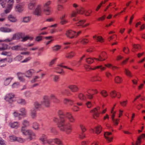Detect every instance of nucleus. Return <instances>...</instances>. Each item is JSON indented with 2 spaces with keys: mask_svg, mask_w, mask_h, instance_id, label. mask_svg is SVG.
Masks as SVG:
<instances>
[{
  "mask_svg": "<svg viewBox=\"0 0 145 145\" xmlns=\"http://www.w3.org/2000/svg\"><path fill=\"white\" fill-rule=\"evenodd\" d=\"M61 48V46L59 45H56L54 46L52 48V50L55 51H57L59 50Z\"/></svg>",
  "mask_w": 145,
  "mask_h": 145,
  "instance_id": "de8ad7c7",
  "label": "nucleus"
},
{
  "mask_svg": "<svg viewBox=\"0 0 145 145\" xmlns=\"http://www.w3.org/2000/svg\"><path fill=\"white\" fill-rule=\"evenodd\" d=\"M74 55V53L73 52H71L70 53H67L66 55V57L67 58H71Z\"/></svg>",
  "mask_w": 145,
  "mask_h": 145,
  "instance_id": "603ef678",
  "label": "nucleus"
},
{
  "mask_svg": "<svg viewBox=\"0 0 145 145\" xmlns=\"http://www.w3.org/2000/svg\"><path fill=\"white\" fill-rule=\"evenodd\" d=\"M31 18L29 16L25 17L23 18L22 22L25 23L29 22Z\"/></svg>",
  "mask_w": 145,
  "mask_h": 145,
  "instance_id": "37998d69",
  "label": "nucleus"
},
{
  "mask_svg": "<svg viewBox=\"0 0 145 145\" xmlns=\"http://www.w3.org/2000/svg\"><path fill=\"white\" fill-rule=\"evenodd\" d=\"M22 34L21 33H18L13 35L12 37L13 40L18 39L22 38Z\"/></svg>",
  "mask_w": 145,
  "mask_h": 145,
  "instance_id": "2f4dec72",
  "label": "nucleus"
},
{
  "mask_svg": "<svg viewBox=\"0 0 145 145\" xmlns=\"http://www.w3.org/2000/svg\"><path fill=\"white\" fill-rule=\"evenodd\" d=\"M37 111L35 108H32L30 110V115L32 118L34 119L37 117Z\"/></svg>",
  "mask_w": 145,
  "mask_h": 145,
  "instance_id": "a211bd4d",
  "label": "nucleus"
},
{
  "mask_svg": "<svg viewBox=\"0 0 145 145\" xmlns=\"http://www.w3.org/2000/svg\"><path fill=\"white\" fill-rule=\"evenodd\" d=\"M22 124L23 126L21 128V130L22 129V128H23V130H25V127H27L29 126L30 124L29 121L28 120H24L22 122Z\"/></svg>",
  "mask_w": 145,
  "mask_h": 145,
  "instance_id": "412c9836",
  "label": "nucleus"
},
{
  "mask_svg": "<svg viewBox=\"0 0 145 145\" xmlns=\"http://www.w3.org/2000/svg\"><path fill=\"white\" fill-rule=\"evenodd\" d=\"M39 123L36 122H34L33 123L32 127L36 130H37L39 129Z\"/></svg>",
  "mask_w": 145,
  "mask_h": 145,
  "instance_id": "72a5a7b5",
  "label": "nucleus"
},
{
  "mask_svg": "<svg viewBox=\"0 0 145 145\" xmlns=\"http://www.w3.org/2000/svg\"><path fill=\"white\" fill-rule=\"evenodd\" d=\"M85 10L84 8L80 6L79 7L78 9H77V10L76 11H73L71 15V17H75L77 15V13H78L80 14H83L85 12Z\"/></svg>",
  "mask_w": 145,
  "mask_h": 145,
  "instance_id": "9b49d317",
  "label": "nucleus"
},
{
  "mask_svg": "<svg viewBox=\"0 0 145 145\" xmlns=\"http://www.w3.org/2000/svg\"><path fill=\"white\" fill-rule=\"evenodd\" d=\"M74 101L71 99H68L66 98L65 99L63 102L66 104H69L70 105H72L74 104Z\"/></svg>",
  "mask_w": 145,
  "mask_h": 145,
  "instance_id": "bb28decb",
  "label": "nucleus"
},
{
  "mask_svg": "<svg viewBox=\"0 0 145 145\" xmlns=\"http://www.w3.org/2000/svg\"><path fill=\"white\" fill-rule=\"evenodd\" d=\"M42 104L46 107L50 106V101L49 99V97L47 95H45L43 97V101L41 102Z\"/></svg>",
  "mask_w": 145,
  "mask_h": 145,
  "instance_id": "9d476101",
  "label": "nucleus"
},
{
  "mask_svg": "<svg viewBox=\"0 0 145 145\" xmlns=\"http://www.w3.org/2000/svg\"><path fill=\"white\" fill-rule=\"evenodd\" d=\"M20 113L17 111H14L13 114L15 117H18L19 120L22 119V118L26 117L27 116V111L26 109L24 107L20 108L19 110Z\"/></svg>",
  "mask_w": 145,
  "mask_h": 145,
  "instance_id": "f03ea898",
  "label": "nucleus"
},
{
  "mask_svg": "<svg viewBox=\"0 0 145 145\" xmlns=\"http://www.w3.org/2000/svg\"><path fill=\"white\" fill-rule=\"evenodd\" d=\"M68 88L72 92H76L78 90V88L77 86L75 85H70L68 86Z\"/></svg>",
  "mask_w": 145,
  "mask_h": 145,
  "instance_id": "b1692460",
  "label": "nucleus"
},
{
  "mask_svg": "<svg viewBox=\"0 0 145 145\" xmlns=\"http://www.w3.org/2000/svg\"><path fill=\"white\" fill-rule=\"evenodd\" d=\"M125 74L128 76L129 77H131L132 75L131 72L127 69H125Z\"/></svg>",
  "mask_w": 145,
  "mask_h": 145,
  "instance_id": "052dcab7",
  "label": "nucleus"
},
{
  "mask_svg": "<svg viewBox=\"0 0 145 145\" xmlns=\"http://www.w3.org/2000/svg\"><path fill=\"white\" fill-rule=\"evenodd\" d=\"M116 106V104L114 105V107L112 108V109L111 113V118L112 119V120L114 124L115 125H117L118 124V121L119 120V119H116L115 120L114 118V116H115V114L116 113V112L115 111H114V107Z\"/></svg>",
  "mask_w": 145,
  "mask_h": 145,
  "instance_id": "4468645a",
  "label": "nucleus"
},
{
  "mask_svg": "<svg viewBox=\"0 0 145 145\" xmlns=\"http://www.w3.org/2000/svg\"><path fill=\"white\" fill-rule=\"evenodd\" d=\"M100 69L101 71H103L105 69V67H103L102 65H99L94 67L93 68L90 67L89 68V69L94 70L97 69Z\"/></svg>",
  "mask_w": 145,
  "mask_h": 145,
  "instance_id": "7c9ffc66",
  "label": "nucleus"
},
{
  "mask_svg": "<svg viewBox=\"0 0 145 145\" xmlns=\"http://www.w3.org/2000/svg\"><path fill=\"white\" fill-rule=\"evenodd\" d=\"M115 81L116 83H120L122 81V79L119 76H116L115 79Z\"/></svg>",
  "mask_w": 145,
  "mask_h": 145,
  "instance_id": "79ce46f5",
  "label": "nucleus"
},
{
  "mask_svg": "<svg viewBox=\"0 0 145 145\" xmlns=\"http://www.w3.org/2000/svg\"><path fill=\"white\" fill-rule=\"evenodd\" d=\"M6 2V0H0V4L1 5L3 8L5 7Z\"/></svg>",
  "mask_w": 145,
  "mask_h": 145,
  "instance_id": "864d4df0",
  "label": "nucleus"
},
{
  "mask_svg": "<svg viewBox=\"0 0 145 145\" xmlns=\"http://www.w3.org/2000/svg\"><path fill=\"white\" fill-rule=\"evenodd\" d=\"M14 3V0H9L7 2L8 6L11 7L12 8V6Z\"/></svg>",
  "mask_w": 145,
  "mask_h": 145,
  "instance_id": "09e8293b",
  "label": "nucleus"
},
{
  "mask_svg": "<svg viewBox=\"0 0 145 145\" xmlns=\"http://www.w3.org/2000/svg\"><path fill=\"white\" fill-rule=\"evenodd\" d=\"M0 145H6L5 141L0 137Z\"/></svg>",
  "mask_w": 145,
  "mask_h": 145,
  "instance_id": "774afa93",
  "label": "nucleus"
},
{
  "mask_svg": "<svg viewBox=\"0 0 145 145\" xmlns=\"http://www.w3.org/2000/svg\"><path fill=\"white\" fill-rule=\"evenodd\" d=\"M105 53L104 52L101 55H99L98 58H93L91 57L86 58V61L88 64H91L94 62V59L97 61H103L105 59Z\"/></svg>",
  "mask_w": 145,
  "mask_h": 145,
  "instance_id": "7ed1b4c3",
  "label": "nucleus"
},
{
  "mask_svg": "<svg viewBox=\"0 0 145 145\" xmlns=\"http://www.w3.org/2000/svg\"><path fill=\"white\" fill-rule=\"evenodd\" d=\"M24 4L22 3L18 4L15 7L16 11L19 12H22L24 10Z\"/></svg>",
  "mask_w": 145,
  "mask_h": 145,
  "instance_id": "f3484780",
  "label": "nucleus"
},
{
  "mask_svg": "<svg viewBox=\"0 0 145 145\" xmlns=\"http://www.w3.org/2000/svg\"><path fill=\"white\" fill-rule=\"evenodd\" d=\"M0 31L4 32H10L12 31L13 30L10 28L2 27L0 28Z\"/></svg>",
  "mask_w": 145,
  "mask_h": 145,
  "instance_id": "c756f323",
  "label": "nucleus"
},
{
  "mask_svg": "<svg viewBox=\"0 0 145 145\" xmlns=\"http://www.w3.org/2000/svg\"><path fill=\"white\" fill-rule=\"evenodd\" d=\"M22 128L21 132L22 134L28 136V139L31 140L34 139L36 136L35 134L31 130H24Z\"/></svg>",
  "mask_w": 145,
  "mask_h": 145,
  "instance_id": "20e7f679",
  "label": "nucleus"
},
{
  "mask_svg": "<svg viewBox=\"0 0 145 145\" xmlns=\"http://www.w3.org/2000/svg\"><path fill=\"white\" fill-rule=\"evenodd\" d=\"M1 54L3 55L8 56H10L12 54L10 52H3L1 53Z\"/></svg>",
  "mask_w": 145,
  "mask_h": 145,
  "instance_id": "bf43d9fd",
  "label": "nucleus"
},
{
  "mask_svg": "<svg viewBox=\"0 0 145 145\" xmlns=\"http://www.w3.org/2000/svg\"><path fill=\"white\" fill-rule=\"evenodd\" d=\"M17 103L23 105H25L27 104V102L25 99H19L17 100Z\"/></svg>",
  "mask_w": 145,
  "mask_h": 145,
  "instance_id": "473e14b6",
  "label": "nucleus"
},
{
  "mask_svg": "<svg viewBox=\"0 0 145 145\" xmlns=\"http://www.w3.org/2000/svg\"><path fill=\"white\" fill-rule=\"evenodd\" d=\"M8 18L9 20L11 22H15L17 21L16 18L11 15H9Z\"/></svg>",
  "mask_w": 145,
  "mask_h": 145,
  "instance_id": "c9c22d12",
  "label": "nucleus"
},
{
  "mask_svg": "<svg viewBox=\"0 0 145 145\" xmlns=\"http://www.w3.org/2000/svg\"><path fill=\"white\" fill-rule=\"evenodd\" d=\"M100 108L98 107L91 111V112L93 114V118L95 119H96L99 117L100 113L103 114L105 113L106 112V110L105 109L101 112L100 110Z\"/></svg>",
  "mask_w": 145,
  "mask_h": 145,
  "instance_id": "423d86ee",
  "label": "nucleus"
},
{
  "mask_svg": "<svg viewBox=\"0 0 145 145\" xmlns=\"http://www.w3.org/2000/svg\"><path fill=\"white\" fill-rule=\"evenodd\" d=\"M66 36L71 39H72L76 35V32L71 30L67 31L65 33Z\"/></svg>",
  "mask_w": 145,
  "mask_h": 145,
  "instance_id": "ddd939ff",
  "label": "nucleus"
},
{
  "mask_svg": "<svg viewBox=\"0 0 145 145\" xmlns=\"http://www.w3.org/2000/svg\"><path fill=\"white\" fill-rule=\"evenodd\" d=\"M145 137V134H143L141 136L138 137L137 138V140L136 142L135 145H140L141 142V139L142 138Z\"/></svg>",
  "mask_w": 145,
  "mask_h": 145,
  "instance_id": "cd10ccee",
  "label": "nucleus"
},
{
  "mask_svg": "<svg viewBox=\"0 0 145 145\" xmlns=\"http://www.w3.org/2000/svg\"><path fill=\"white\" fill-rule=\"evenodd\" d=\"M51 144H52L53 143H54L58 145H61L62 144V141L60 139L58 138L51 139Z\"/></svg>",
  "mask_w": 145,
  "mask_h": 145,
  "instance_id": "4be33fe9",
  "label": "nucleus"
},
{
  "mask_svg": "<svg viewBox=\"0 0 145 145\" xmlns=\"http://www.w3.org/2000/svg\"><path fill=\"white\" fill-rule=\"evenodd\" d=\"M42 104L41 102V103H40L38 102H36L34 103V107L33 108H35L36 110H37L38 108L41 107Z\"/></svg>",
  "mask_w": 145,
  "mask_h": 145,
  "instance_id": "e433bc0d",
  "label": "nucleus"
},
{
  "mask_svg": "<svg viewBox=\"0 0 145 145\" xmlns=\"http://www.w3.org/2000/svg\"><path fill=\"white\" fill-rule=\"evenodd\" d=\"M95 133L97 134H99L101 131V127L100 125H98L95 128Z\"/></svg>",
  "mask_w": 145,
  "mask_h": 145,
  "instance_id": "f704fd0d",
  "label": "nucleus"
},
{
  "mask_svg": "<svg viewBox=\"0 0 145 145\" xmlns=\"http://www.w3.org/2000/svg\"><path fill=\"white\" fill-rule=\"evenodd\" d=\"M120 103L122 106L123 107L125 106L127 103V101L126 100L122 102H120Z\"/></svg>",
  "mask_w": 145,
  "mask_h": 145,
  "instance_id": "338daca9",
  "label": "nucleus"
},
{
  "mask_svg": "<svg viewBox=\"0 0 145 145\" xmlns=\"http://www.w3.org/2000/svg\"><path fill=\"white\" fill-rule=\"evenodd\" d=\"M20 85V83L17 82L14 83L12 85V88H18Z\"/></svg>",
  "mask_w": 145,
  "mask_h": 145,
  "instance_id": "3c124183",
  "label": "nucleus"
},
{
  "mask_svg": "<svg viewBox=\"0 0 145 145\" xmlns=\"http://www.w3.org/2000/svg\"><path fill=\"white\" fill-rule=\"evenodd\" d=\"M65 15L63 14L60 18V23L62 25L65 24L68 22V21L65 19Z\"/></svg>",
  "mask_w": 145,
  "mask_h": 145,
  "instance_id": "c85d7f7f",
  "label": "nucleus"
},
{
  "mask_svg": "<svg viewBox=\"0 0 145 145\" xmlns=\"http://www.w3.org/2000/svg\"><path fill=\"white\" fill-rule=\"evenodd\" d=\"M80 127L82 131V133L79 135V138L81 139H83L85 137V135L84 132L86 130L85 126L82 124L80 125Z\"/></svg>",
  "mask_w": 145,
  "mask_h": 145,
  "instance_id": "dca6fc26",
  "label": "nucleus"
},
{
  "mask_svg": "<svg viewBox=\"0 0 145 145\" xmlns=\"http://www.w3.org/2000/svg\"><path fill=\"white\" fill-rule=\"evenodd\" d=\"M22 40L21 41L23 42L25 41L28 39H29L31 40H33V37H29V36H26L24 37H22Z\"/></svg>",
  "mask_w": 145,
  "mask_h": 145,
  "instance_id": "a19ab883",
  "label": "nucleus"
},
{
  "mask_svg": "<svg viewBox=\"0 0 145 145\" xmlns=\"http://www.w3.org/2000/svg\"><path fill=\"white\" fill-rule=\"evenodd\" d=\"M57 59V58H55L54 59H52L50 62L49 65V66L51 67L56 62Z\"/></svg>",
  "mask_w": 145,
  "mask_h": 145,
  "instance_id": "680f3d73",
  "label": "nucleus"
},
{
  "mask_svg": "<svg viewBox=\"0 0 145 145\" xmlns=\"http://www.w3.org/2000/svg\"><path fill=\"white\" fill-rule=\"evenodd\" d=\"M36 3V1L35 0H33L31 1L29 4L28 6V8L30 10L33 9Z\"/></svg>",
  "mask_w": 145,
  "mask_h": 145,
  "instance_id": "a878e982",
  "label": "nucleus"
},
{
  "mask_svg": "<svg viewBox=\"0 0 145 145\" xmlns=\"http://www.w3.org/2000/svg\"><path fill=\"white\" fill-rule=\"evenodd\" d=\"M51 3L50 1H48L44 5V11L46 15H49L50 14V8L49 5Z\"/></svg>",
  "mask_w": 145,
  "mask_h": 145,
  "instance_id": "6e6552de",
  "label": "nucleus"
},
{
  "mask_svg": "<svg viewBox=\"0 0 145 145\" xmlns=\"http://www.w3.org/2000/svg\"><path fill=\"white\" fill-rule=\"evenodd\" d=\"M77 20L78 21V22L76 23V25L77 26H81L82 27H85L88 25L89 24H86L83 25L84 24L85 22V20H78L77 19Z\"/></svg>",
  "mask_w": 145,
  "mask_h": 145,
  "instance_id": "aec40b11",
  "label": "nucleus"
},
{
  "mask_svg": "<svg viewBox=\"0 0 145 145\" xmlns=\"http://www.w3.org/2000/svg\"><path fill=\"white\" fill-rule=\"evenodd\" d=\"M15 95L12 93H10L7 94L5 97V100L8 103H11L14 101V99Z\"/></svg>",
  "mask_w": 145,
  "mask_h": 145,
  "instance_id": "1a4fd4ad",
  "label": "nucleus"
},
{
  "mask_svg": "<svg viewBox=\"0 0 145 145\" xmlns=\"http://www.w3.org/2000/svg\"><path fill=\"white\" fill-rule=\"evenodd\" d=\"M17 137L15 136L12 135L9 137V138L11 141H16Z\"/></svg>",
  "mask_w": 145,
  "mask_h": 145,
  "instance_id": "69168bd1",
  "label": "nucleus"
},
{
  "mask_svg": "<svg viewBox=\"0 0 145 145\" xmlns=\"http://www.w3.org/2000/svg\"><path fill=\"white\" fill-rule=\"evenodd\" d=\"M13 79V78L11 77H9L6 78L4 81V84L6 86L8 85Z\"/></svg>",
  "mask_w": 145,
  "mask_h": 145,
  "instance_id": "393cba45",
  "label": "nucleus"
},
{
  "mask_svg": "<svg viewBox=\"0 0 145 145\" xmlns=\"http://www.w3.org/2000/svg\"><path fill=\"white\" fill-rule=\"evenodd\" d=\"M86 105L88 108H90L92 106V104L90 101H87L86 103Z\"/></svg>",
  "mask_w": 145,
  "mask_h": 145,
  "instance_id": "13d9d810",
  "label": "nucleus"
},
{
  "mask_svg": "<svg viewBox=\"0 0 145 145\" xmlns=\"http://www.w3.org/2000/svg\"><path fill=\"white\" fill-rule=\"evenodd\" d=\"M39 140L42 142V144L45 145L46 144H51V139H48L46 136L43 134L40 137Z\"/></svg>",
  "mask_w": 145,
  "mask_h": 145,
  "instance_id": "0eeeda50",
  "label": "nucleus"
},
{
  "mask_svg": "<svg viewBox=\"0 0 145 145\" xmlns=\"http://www.w3.org/2000/svg\"><path fill=\"white\" fill-rule=\"evenodd\" d=\"M16 141L20 142L22 143L25 142V140L21 138L17 137Z\"/></svg>",
  "mask_w": 145,
  "mask_h": 145,
  "instance_id": "6e6d98bb",
  "label": "nucleus"
},
{
  "mask_svg": "<svg viewBox=\"0 0 145 145\" xmlns=\"http://www.w3.org/2000/svg\"><path fill=\"white\" fill-rule=\"evenodd\" d=\"M88 89L87 90V94L86 95H84L82 93H80L79 94L78 97L82 101H87V99H91L93 97V94H91L88 91Z\"/></svg>",
  "mask_w": 145,
  "mask_h": 145,
  "instance_id": "39448f33",
  "label": "nucleus"
},
{
  "mask_svg": "<svg viewBox=\"0 0 145 145\" xmlns=\"http://www.w3.org/2000/svg\"><path fill=\"white\" fill-rule=\"evenodd\" d=\"M34 72V71L33 69H30L27 71L25 73V76L29 78H31Z\"/></svg>",
  "mask_w": 145,
  "mask_h": 145,
  "instance_id": "5701e85b",
  "label": "nucleus"
},
{
  "mask_svg": "<svg viewBox=\"0 0 145 145\" xmlns=\"http://www.w3.org/2000/svg\"><path fill=\"white\" fill-rule=\"evenodd\" d=\"M59 118V122L57 124V127L61 131L65 132L67 134H69L71 132L72 125L69 123L65 124L66 118H67L71 123L74 122L75 119L70 112H66L65 114L63 111L59 110L57 112Z\"/></svg>",
  "mask_w": 145,
  "mask_h": 145,
  "instance_id": "f257e3e1",
  "label": "nucleus"
},
{
  "mask_svg": "<svg viewBox=\"0 0 145 145\" xmlns=\"http://www.w3.org/2000/svg\"><path fill=\"white\" fill-rule=\"evenodd\" d=\"M42 7L40 5H38L34 12V14L38 16H40L42 13Z\"/></svg>",
  "mask_w": 145,
  "mask_h": 145,
  "instance_id": "2eb2a0df",
  "label": "nucleus"
},
{
  "mask_svg": "<svg viewBox=\"0 0 145 145\" xmlns=\"http://www.w3.org/2000/svg\"><path fill=\"white\" fill-rule=\"evenodd\" d=\"M24 94L27 98H29L31 96L32 93L29 91H26L24 92Z\"/></svg>",
  "mask_w": 145,
  "mask_h": 145,
  "instance_id": "ea45409f",
  "label": "nucleus"
},
{
  "mask_svg": "<svg viewBox=\"0 0 145 145\" xmlns=\"http://www.w3.org/2000/svg\"><path fill=\"white\" fill-rule=\"evenodd\" d=\"M133 46V48L132 50V51L134 52L136 51V49H138L140 47V46L139 45L134 44Z\"/></svg>",
  "mask_w": 145,
  "mask_h": 145,
  "instance_id": "8fccbe9b",
  "label": "nucleus"
},
{
  "mask_svg": "<svg viewBox=\"0 0 145 145\" xmlns=\"http://www.w3.org/2000/svg\"><path fill=\"white\" fill-rule=\"evenodd\" d=\"M13 40L12 37L10 38H8L5 40H0V42H9L12 41Z\"/></svg>",
  "mask_w": 145,
  "mask_h": 145,
  "instance_id": "4d7b16f0",
  "label": "nucleus"
},
{
  "mask_svg": "<svg viewBox=\"0 0 145 145\" xmlns=\"http://www.w3.org/2000/svg\"><path fill=\"white\" fill-rule=\"evenodd\" d=\"M11 49L13 50H21L22 49L21 46L18 45L13 46L12 47Z\"/></svg>",
  "mask_w": 145,
  "mask_h": 145,
  "instance_id": "a18cd8bd",
  "label": "nucleus"
},
{
  "mask_svg": "<svg viewBox=\"0 0 145 145\" xmlns=\"http://www.w3.org/2000/svg\"><path fill=\"white\" fill-rule=\"evenodd\" d=\"M8 125L12 128L17 129L19 127L20 124L19 122L15 121L14 122H10L9 123Z\"/></svg>",
  "mask_w": 145,
  "mask_h": 145,
  "instance_id": "6ab92c4d",
  "label": "nucleus"
},
{
  "mask_svg": "<svg viewBox=\"0 0 145 145\" xmlns=\"http://www.w3.org/2000/svg\"><path fill=\"white\" fill-rule=\"evenodd\" d=\"M108 1V0H105L104 2L102 1L101 3L95 9V11H98L101 8L103 4H105V3Z\"/></svg>",
  "mask_w": 145,
  "mask_h": 145,
  "instance_id": "c03bdc74",
  "label": "nucleus"
},
{
  "mask_svg": "<svg viewBox=\"0 0 145 145\" xmlns=\"http://www.w3.org/2000/svg\"><path fill=\"white\" fill-rule=\"evenodd\" d=\"M110 96L112 98H115L117 95V93L115 91H112L109 94Z\"/></svg>",
  "mask_w": 145,
  "mask_h": 145,
  "instance_id": "49530a36",
  "label": "nucleus"
},
{
  "mask_svg": "<svg viewBox=\"0 0 145 145\" xmlns=\"http://www.w3.org/2000/svg\"><path fill=\"white\" fill-rule=\"evenodd\" d=\"M93 38L98 41L101 42H103V39L101 37L95 35L93 36Z\"/></svg>",
  "mask_w": 145,
  "mask_h": 145,
  "instance_id": "4c0bfd02",
  "label": "nucleus"
},
{
  "mask_svg": "<svg viewBox=\"0 0 145 145\" xmlns=\"http://www.w3.org/2000/svg\"><path fill=\"white\" fill-rule=\"evenodd\" d=\"M62 67L71 70H72L71 69L67 67V66H63V64H61L58 65L57 67L56 68V72L59 74H63L64 73V72L63 71V69L62 68Z\"/></svg>",
  "mask_w": 145,
  "mask_h": 145,
  "instance_id": "f8f14e48",
  "label": "nucleus"
},
{
  "mask_svg": "<svg viewBox=\"0 0 145 145\" xmlns=\"http://www.w3.org/2000/svg\"><path fill=\"white\" fill-rule=\"evenodd\" d=\"M7 48V45L5 44H0V50H5Z\"/></svg>",
  "mask_w": 145,
  "mask_h": 145,
  "instance_id": "58836bf2",
  "label": "nucleus"
},
{
  "mask_svg": "<svg viewBox=\"0 0 145 145\" xmlns=\"http://www.w3.org/2000/svg\"><path fill=\"white\" fill-rule=\"evenodd\" d=\"M59 77L57 75H54L53 78V80L55 82H57L59 81Z\"/></svg>",
  "mask_w": 145,
  "mask_h": 145,
  "instance_id": "0e129e2a",
  "label": "nucleus"
},
{
  "mask_svg": "<svg viewBox=\"0 0 145 145\" xmlns=\"http://www.w3.org/2000/svg\"><path fill=\"white\" fill-rule=\"evenodd\" d=\"M39 78V77L38 76H34L33 79L31 80V82L32 83H33L37 81V80Z\"/></svg>",
  "mask_w": 145,
  "mask_h": 145,
  "instance_id": "e2e57ef3",
  "label": "nucleus"
},
{
  "mask_svg": "<svg viewBox=\"0 0 145 145\" xmlns=\"http://www.w3.org/2000/svg\"><path fill=\"white\" fill-rule=\"evenodd\" d=\"M22 59V56L20 55H18L14 58V60L16 61H20Z\"/></svg>",
  "mask_w": 145,
  "mask_h": 145,
  "instance_id": "5fc2aeb1",
  "label": "nucleus"
}]
</instances>
